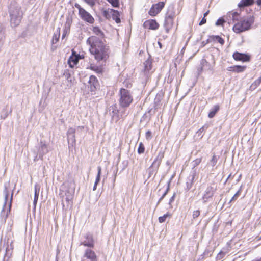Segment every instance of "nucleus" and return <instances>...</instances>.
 Segmentation results:
<instances>
[{
	"instance_id": "f257e3e1",
	"label": "nucleus",
	"mask_w": 261,
	"mask_h": 261,
	"mask_svg": "<svg viewBox=\"0 0 261 261\" xmlns=\"http://www.w3.org/2000/svg\"><path fill=\"white\" fill-rule=\"evenodd\" d=\"M91 30L95 35L89 37L86 40L89 52L98 63H106L110 58L111 50L104 39L105 34L97 26L92 27Z\"/></svg>"
},
{
	"instance_id": "f03ea898",
	"label": "nucleus",
	"mask_w": 261,
	"mask_h": 261,
	"mask_svg": "<svg viewBox=\"0 0 261 261\" xmlns=\"http://www.w3.org/2000/svg\"><path fill=\"white\" fill-rule=\"evenodd\" d=\"M74 192V182L73 184V187H71V183L69 182L62 185V188L60 189L59 196L61 198L63 209H67L72 206Z\"/></svg>"
},
{
	"instance_id": "7ed1b4c3",
	"label": "nucleus",
	"mask_w": 261,
	"mask_h": 261,
	"mask_svg": "<svg viewBox=\"0 0 261 261\" xmlns=\"http://www.w3.org/2000/svg\"><path fill=\"white\" fill-rule=\"evenodd\" d=\"M118 103L120 108H128L134 101V97L130 90L121 88L118 92Z\"/></svg>"
},
{
	"instance_id": "20e7f679",
	"label": "nucleus",
	"mask_w": 261,
	"mask_h": 261,
	"mask_svg": "<svg viewBox=\"0 0 261 261\" xmlns=\"http://www.w3.org/2000/svg\"><path fill=\"white\" fill-rule=\"evenodd\" d=\"M176 12L175 9L172 8L167 10L165 17V21L164 23V27L166 33H169V31L173 28L174 25V20L176 17Z\"/></svg>"
},
{
	"instance_id": "39448f33",
	"label": "nucleus",
	"mask_w": 261,
	"mask_h": 261,
	"mask_svg": "<svg viewBox=\"0 0 261 261\" xmlns=\"http://www.w3.org/2000/svg\"><path fill=\"white\" fill-rule=\"evenodd\" d=\"M252 23L250 19L242 18L233 25L232 30L236 33H240L250 29Z\"/></svg>"
},
{
	"instance_id": "423d86ee",
	"label": "nucleus",
	"mask_w": 261,
	"mask_h": 261,
	"mask_svg": "<svg viewBox=\"0 0 261 261\" xmlns=\"http://www.w3.org/2000/svg\"><path fill=\"white\" fill-rule=\"evenodd\" d=\"M74 6L79 10L80 17L84 21L90 24L94 23L95 19L94 17L86 10L83 8L79 4L75 3Z\"/></svg>"
},
{
	"instance_id": "0eeeda50",
	"label": "nucleus",
	"mask_w": 261,
	"mask_h": 261,
	"mask_svg": "<svg viewBox=\"0 0 261 261\" xmlns=\"http://www.w3.org/2000/svg\"><path fill=\"white\" fill-rule=\"evenodd\" d=\"M165 3L164 2H159V3L152 5L148 11V14L151 16H156L164 8Z\"/></svg>"
},
{
	"instance_id": "6e6552de",
	"label": "nucleus",
	"mask_w": 261,
	"mask_h": 261,
	"mask_svg": "<svg viewBox=\"0 0 261 261\" xmlns=\"http://www.w3.org/2000/svg\"><path fill=\"white\" fill-rule=\"evenodd\" d=\"M214 185V184L213 183V184L208 186L206 188V190L202 196V199L204 202H207L209 199L212 198L213 197L217 190L216 187H215Z\"/></svg>"
},
{
	"instance_id": "1a4fd4ad",
	"label": "nucleus",
	"mask_w": 261,
	"mask_h": 261,
	"mask_svg": "<svg viewBox=\"0 0 261 261\" xmlns=\"http://www.w3.org/2000/svg\"><path fill=\"white\" fill-rule=\"evenodd\" d=\"M233 59L236 61H240L242 62H248L250 61L251 56L244 53H241L238 51H235L232 55Z\"/></svg>"
},
{
	"instance_id": "9d476101",
	"label": "nucleus",
	"mask_w": 261,
	"mask_h": 261,
	"mask_svg": "<svg viewBox=\"0 0 261 261\" xmlns=\"http://www.w3.org/2000/svg\"><path fill=\"white\" fill-rule=\"evenodd\" d=\"M81 56L76 54V52L72 50V54L69 57L68 60V64L70 68H73L79 62L80 59H81Z\"/></svg>"
},
{
	"instance_id": "9b49d317",
	"label": "nucleus",
	"mask_w": 261,
	"mask_h": 261,
	"mask_svg": "<svg viewBox=\"0 0 261 261\" xmlns=\"http://www.w3.org/2000/svg\"><path fill=\"white\" fill-rule=\"evenodd\" d=\"M143 27L146 29L156 30L159 29L160 25L155 19H148L143 23Z\"/></svg>"
},
{
	"instance_id": "f8f14e48",
	"label": "nucleus",
	"mask_w": 261,
	"mask_h": 261,
	"mask_svg": "<svg viewBox=\"0 0 261 261\" xmlns=\"http://www.w3.org/2000/svg\"><path fill=\"white\" fill-rule=\"evenodd\" d=\"M88 83L89 85V88L90 91L92 92L95 91L97 87H98L99 86V82L97 77L93 75H92L90 76Z\"/></svg>"
},
{
	"instance_id": "ddd939ff",
	"label": "nucleus",
	"mask_w": 261,
	"mask_h": 261,
	"mask_svg": "<svg viewBox=\"0 0 261 261\" xmlns=\"http://www.w3.org/2000/svg\"><path fill=\"white\" fill-rule=\"evenodd\" d=\"M164 154L165 152L164 151L161 150L159 152L157 156L154 159V161L152 163L151 165L150 166V168L152 167L153 166H155L157 168H158L161 163V162L162 161V159L164 157Z\"/></svg>"
},
{
	"instance_id": "4468645a",
	"label": "nucleus",
	"mask_w": 261,
	"mask_h": 261,
	"mask_svg": "<svg viewBox=\"0 0 261 261\" xmlns=\"http://www.w3.org/2000/svg\"><path fill=\"white\" fill-rule=\"evenodd\" d=\"M84 257L91 261H98L96 253L94 251L90 249L86 250L84 253Z\"/></svg>"
},
{
	"instance_id": "2eb2a0df",
	"label": "nucleus",
	"mask_w": 261,
	"mask_h": 261,
	"mask_svg": "<svg viewBox=\"0 0 261 261\" xmlns=\"http://www.w3.org/2000/svg\"><path fill=\"white\" fill-rule=\"evenodd\" d=\"M143 72L145 76H148L149 71L152 68V61L147 59L143 63Z\"/></svg>"
},
{
	"instance_id": "dca6fc26",
	"label": "nucleus",
	"mask_w": 261,
	"mask_h": 261,
	"mask_svg": "<svg viewBox=\"0 0 261 261\" xmlns=\"http://www.w3.org/2000/svg\"><path fill=\"white\" fill-rule=\"evenodd\" d=\"M246 69V66L234 65L227 68V70L232 72L240 73L244 72Z\"/></svg>"
},
{
	"instance_id": "f3484780",
	"label": "nucleus",
	"mask_w": 261,
	"mask_h": 261,
	"mask_svg": "<svg viewBox=\"0 0 261 261\" xmlns=\"http://www.w3.org/2000/svg\"><path fill=\"white\" fill-rule=\"evenodd\" d=\"M84 246L88 247H94V242L92 236L87 235L85 238V240L82 243Z\"/></svg>"
},
{
	"instance_id": "a211bd4d",
	"label": "nucleus",
	"mask_w": 261,
	"mask_h": 261,
	"mask_svg": "<svg viewBox=\"0 0 261 261\" xmlns=\"http://www.w3.org/2000/svg\"><path fill=\"white\" fill-rule=\"evenodd\" d=\"M87 69H90L97 74H101L103 71V69L102 66H97L94 64H90L89 67Z\"/></svg>"
},
{
	"instance_id": "6ab92c4d",
	"label": "nucleus",
	"mask_w": 261,
	"mask_h": 261,
	"mask_svg": "<svg viewBox=\"0 0 261 261\" xmlns=\"http://www.w3.org/2000/svg\"><path fill=\"white\" fill-rule=\"evenodd\" d=\"M254 3V0H241L238 4V7L240 8L245 7H248L252 5Z\"/></svg>"
},
{
	"instance_id": "aec40b11",
	"label": "nucleus",
	"mask_w": 261,
	"mask_h": 261,
	"mask_svg": "<svg viewBox=\"0 0 261 261\" xmlns=\"http://www.w3.org/2000/svg\"><path fill=\"white\" fill-rule=\"evenodd\" d=\"M208 41L210 42H218L220 43L221 44H223L224 43V39L221 37L220 36L217 35V36H210L208 39Z\"/></svg>"
},
{
	"instance_id": "412c9836",
	"label": "nucleus",
	"mask_w": 261,
	"mask_h": 261,
	"mask_svg": "<svg viewBox=\"0 0 261 261\" xmlns=\"http://www.w3.org/2000/svg\"><path fill=\"white\" fill-rule=\"evenodd\" d=\"M111 14V18L114 20L117 23H119L121 22V20L120 19V14L118 11L115 10L114 9L113 11Z\"/></svg>"
},
{
	"instance_id": "4be33fe9",
	"label": "nucleus",
	"mask_w": 261,
	"mask_h": 261,
	"mask_svg": "<svg viewBox=\"0 0 261 261\" xmlns=\"http://www.w3.org/2000/svg\"><path fill=\"white\" fill-rule=\"evenodd\" d=\"M220 109V107L218 105L214 106V107L210 110L208 113V117L210 118H213L216 113L218 112Z\"/></svg>"
},
{
	"instance_id": "5701e85b",
	"label": "nucleus",
	"mask_w": 261,
	"mask_h": 261,
	"mask_svg": "<svg viewBox=\"0 0 261 261\" xmlns=\"http://www.w3.org/2000/svg\"><path fill=\"white\" fill-rule=\"evenodd\" d=\"M60 36V28H58L57 30V33H54L51 40L52 44H56L59 40Z\"/></svg>"
},
{
	"instance_id": "b1692460",
	"label": "nucleus",
	"mask_w": 261,
	"mask_h": 261,
	"mask_svg": "<svg viewBox=\"0 0 261 261\" xmlns=\"http://www.w3.org/2000/svg\"><path fill=\"white\" fill-rule=\"evenodd\" d=\"M113 9H103L102 10V13L103 16L107 19H110L111 18V14L113 11Z\"/></svg>"
},
{
	"instance_id": "393cba45",
	"label": "nucleus",
	"mask_w": 261,
	"mask_h": 261,
	"mask_svg": "<svg viewBox=\"0 0 261 261\" xmlns=\"http://www.w3.org/2000/svg\"><path fill=\"white\" fill-rule=\"evenodd\" d=\"M101 172V168L100 166L98 167V173L95 181V184L93 187V190H95L97 188V185L100 180V175Z\"/></svg>"
},
{
	"instance_id": "a878e982",
	"label": "nucleus",
	"mask_w": 261,
	"mask_h": 261,
	"mask_svg": "<svg viewBox=\"0 0 261 261\" xmlns=\"http://www.w3.org/2000/svg\"><path fill=\"white\" fill-rule=\"evenodd\" d=\"M172 217V214L167 212L166 214H164L163 216L159 217L158 218L159 222L160 223H162L165 222L167 218H171Z\"/></svg>"
},
{
	"instance_id": "bb28decb",
	"label": "nucleus",
	"mask_w": 261,
	"mask_h": 261,
	"mask_svg": "<svg viewBox=\"0 0 261 261\" xmlns=\"http://www.w3.org/2000/svg\"><path fill=\"white\" fill-rule=\"evenodd\" d=\"M261 84V76L254 81L250 86V88L253 90L255 89L257 87H258Z\"/></svg>"
},
{
	"instance_id": "cd10ccee",
	"label": "nucleus",
	"mask_w": 261,
	"mask_h": 261,
	"mask_svg": "<svg viewBox=\"0 0 261 261\" xmlns=\"http://www.w3.org/2000/svg\"><path fill=\"white\" fill-rule=\"evenodd\" d=\"M39 190V188L37 187V186L36 185L35 187V195L33 202L35 206H36L37 200L38 199Z\"/></svg>"
},
{
	"instance_id": "c85d7f7f",
	"label": "nucleus",
	"mask_w": 261,
	"mask_h": 261,
	"mask_svg": "<svg viewBox=\"0 0 261 261\" xmlns=\"http://www.w3.org/2000/svg\"><path fill=\"white\" fill-rule=\"evenodd\" d=\"M229 14L230 15H231V19L233 21H238L239 20L240 13H238L237 12L232 11L229 12Z\"/></svg>"
},
{
	"instance_id": "c756f323",
	"label": "nucleus",
	"mask_w": 261,
	"mask_h": 261,
	"mask_svg": "<svg viewBox=\"0 0 261 261\" xmlns=\"http://www.w3.org/2000/svg\"><path fill=\"white\" fill-rule=\"evenodd\" d=\"M137 151L139 154H142L144 152L145 147L142 142L139 143Z\"/></svg>"
},
{
	"instance_id": "7c9ffc66",
	"label": "nucleus",
	"mask_w": 261,
	"mask_h": 261,
	"mask_svg": "<svg viewBox=\"0 0 261 261\" xmlns=\"http://www.w3.org/2000/svg\"><path fill=\"white\" fill-rule=\"evenodd\" d=\"M108 2H109L111 5L116 8H118L119 7V0H107Z\"/></svg>"
},
{
	"instance_id": "2f4dec72",
	"label": "nucleus",
	"mask_w": 261,
	"mask_h": 261,
	"mask_svg": "<svg viewBox=\"0 0 261 261\" xmlns=\"http://www.w3.org/2000/svg\"><path fill=\"white\" fill-rule=\"evenodd\" d=\"M241 189H239L236 193V194L233 195V196L232 197V198L231 199V200H230V203L232 202V201H236L238 198V197L240 196V194H241Z\"/></svg>"
},
{
	"instance_id": "473e14b6",
	"label": "nucleus",
	"mask_w": 261,
	"mask_h": 261,
	"mask_svg": "<svg viewBox=\"0 0 261 261\" xmlns=\"http://www.w3.org/2000/svg\"><path fill=\"white\" fill-rule=\"evenodd\" d=\"M217 161H218L217 157L216 156V155L214 154L212 158V159L211 160V163L212 164V166L213 167L215 166L217 163Z\"/></svg>"
},
{
	"instance_id": "72a5a7b5",
	"label": "nucleus",
	"mask_w": 261,
	"mask_h": 261,
	"mask_svg": "<svg viewBox=\"0 0 261 261\" xmlns=\"http://www.w3.org/2000/svg\"><path fill=\"white\" fill-rule=\"evenodd\" d=\"M225 20L223 18H220L217 20V21L216 22V25H223V24L225 23Z\"/></svg>"
},
{
	"instance_id": "f704fd0d",
	"label": "nucleus",
	"mask_w": 261,
	"mask_h": 261,
	"mask_svg": "<svg viewBox=\"0 0 261 261\" xmlns=\"http://www.w3.org/2000/svg\"><path fill=\"white\" fill-rule=\"evenodd\" d=\"M200 214V212L199 210H195L193 212L192 217L193 219H196L198 218Z\"/></svg>"
},
{
	"instance_id": "c9c22d12",
	"label": "nucleus",
	"mask_w": 261,
	"mask_h": 261,
	"mask_svg": "<svg viewBox=\"0 0 261 261\" xmlns=\"http://www.w3.org/2000/svg\"><path fill=\"white\" fill-rule=\"evenodd\" d=\"M85 3L91 7H93L95 5V2L94 0H84Z\"/></svg>"
},
{
	"instance_id": "e433bc0d",
	"label": "nucleus",
	"mask_w": 261,
	"mask_h": 261,
	"mask_svg": "<svg viewBox=\"0 0 261 261\" xmlns=\"http://www.w3.org/2000/svg\"><path fill=\"white\" fill-rule=\"evenodd\" d=\"M69 31H70V27H68V28H65L64 30V32L62 34V38L63 39L64 37H65V36H66V35L67 34H68L69 33Z\"/></svg>"
},
{
	"instance_id": "4c0bfd02",
	"label": "nucleus",
	"mask_w": 261,
	"mask_h": 261,
	"mask_svg": "<svg viewBox=\"0 0 261 261\" xmlns=\"http://www.w3.org/2000/svg\"><path fill=\"white\" fill-rule=\"evenodd\" d=\"M151 132L150 130H147L145 133V136L147 139H149L151 138Z\"/></svg>"
},
{
	"instance_id": "58836bf2",
	"label": "nucleus",
	"mask_w": 261,
	"mask_h": 261,
	"mask_svg": "<svg viewBox=\"0 0 261 261\" xmlns=\"http://www.w3.org/2000/svg\"><path fill=\"white\" fill-rule=\"evenodd\" d=\"M201 161H202L201 158H198V159H196V160H195L194 161V166H196L198 165L201 162Z\"/></svg>"
},
{
	"instance_id": "ea45409f",
	"label": "nucleus",
	"mask_w": 261,
	"mask_h": 261,
	"mask_svg": "<svg viewBox=\"0 0 261 261\" xmlns=\"http://www.w3.org/2000/svg\"><path fill=\"white\" fill-rule=\"evenodd\" d=\"M204 131V126H202L199 129L197 130L196 132L197 134H198L199 136L201 135L202 133Z\"/></svg>"
},
{
	"instance_id": "a19ab883",
	"label": "nucleus",
	"mask_w": 261,
	"mask_h": 261,
	"mask_svg": "<svg viewBox=\"0 0 261 261\" xmlns=\"http://www.w3.org/2000/svg\"><path fill=\"white\" fill-rule=\"evenodd\" d=\"M125 87L127 88H130L132 87V84L128 81L124 82Z\"/></svg>"
},
{
	"instance_id": "79ce46f5",
	"label": "nucleus",
	"mask_w": 261,
	"mask_h": 261,
	"mask_svg": "<svg viewBox=\"0 0 261 261\" xmlns=\"http://www.w3.org/2000/svg\"><path fill=\"white\" fill-rule=\"evenodd\" d=\"M206 19L205 17H203L202 19V20L200 21L199 25H202L206 23Z\"/></svg>"
},
{
	"instance_id": "37998d69",
	"label": "nucleus",
	"mask_w": 261,
	"mask_h": 261,
	"mask_svg": "<svg viewBox=\"0 0 261 261\" xmlns=\"http://www.w3.org/2000/svg\"><path fill=\"white\" fill-rule=\"evenodd\" d=\"M75 132V130L74 128H70L68 132H67V134H74Z\"/></svg>"
},
{
	"instance_id": "c03bdc74",
	"label": "nucleus",
	"mask_w": 261,
	"mask_h": 261,
	"mask_svg": "<svg viewBox=\"0 0 261 261\" xmlns=\"http://www.w3.org/2000/svg\"><path fill=\"white\" fill-rule=\"evenodd\" d=\"M9 193H7L5 195V204H6V203L8 201V197H9Z\"/></svg>"
},
{
	"instance_id": "a18cd8bd",
	"label": "nucleus",
	"mask_w": 261,
	"mask_h": 261,
	"mask_svg": "<svg viewBox=\"0 0 261 261\" xmlns=\"http://www.w3.org/2000/svg\"><path fill=\"white\" fill-rule=\"evenodd\" d=\"M12 197H13V193L11 194V197H10V203H9V209H10V207L11 206L12 201Z\"/></svg>"
},
{
	"instance_id": "49530a36",
	"label": "nucleus",
	"mask_w": 261,
	"mask_h": 261,
	"mask_svg": "<svg viewBox=\"0 0 261 261\" xmlns=\"http://www.w3.org/2000/svg\"><path fill=\"white\" fill-rule=\"evenodd\" d=\"M256 3L258 6H261V0H256Z\"/></svg>"
},
{
	"instance_id": "de8ad7c7",
	"label": "nucleus",
	"mask_w": 261,
	"mask_h": 261,
	"mask_svg": "<svg viewBox=\"0 0 261 261\" xmlns=\"http://www.w3.org/2000/svg\"><path fill=\"white\" fill-rule=\"evenodd\" d=\"M209 10H207L205 13H204V17H205L209 13Z\"/></svg>"
},
{
	"instance_id": "09e8293b",
	"label": "nucleus",
	"mask_w": 261,
	"mask_h": 261,
	"mask_svg": "<svg viewBox=\"0 0 261 261\" xmlns=\"http://www.w3.org/2000/svg\"><path fill=\"white\" fill-rule=\"evenodd\" d=\"M174 199V195L170 199V203L172 202Z\"/></svg>"
},
{
	"instance_id": "8fccbe9b",
	"label": "nucleus",
	"mask_w": 261,
	"mask_h": 261,
	"mask_svg": "<svg viewBox=\"0 0 261 261\" xmlns=\"http://www.w3.org/2000/svg\"><path fill=\"white\" fill-rule=\"evenodd\" d=\"M168 189H169V188L167 189V191L165 192V193H164V194L163 195V196H162V197L161 198V199H162V198L164 197V196H165V195L167 193L168 191Z\"/></svg>"
},
{
	"instance_id": "3c124183",
	"label": "nucleus",
	"mask_w": 261,
	"mask_h": 261,
	"mask_svg": "<svg viewBox=\"0 0 261 261\" xmlns=\"http://www.w3.org/2000/svg\"><path fill=\"white\" fill-rule=\"evenodd\" d=\"M223 254V253L222 252H220L219 254H218V255H221V254Z\"/></svg>"
},
{
	"instance_id": "603ef678",
	"label": "nucleus",
	"mask_w": 261,
	"mask_h": 261,
	"mask_svg": "<svg viewBox=\"0 0 261 261\" xmlns=\"http://www.w3.org/2000/svg\"><path fill=\"white\" fill-rule=\"evenodd\" d=\"M159 46H160L161 47V44L160 42H159Z\"/></svg>"
},
{
	"instance_id": "864d4df0",
	"label": "nucleus",
	"mask_w": 261,
	"mask_h": 261,
	"mask_svg": "<svg viewBox=\"0 0 261 261\" xmlns=\"http://www.w3.org/2000/svg\"><path fill=\"white\" fill-rule=\"evenodd\" d=\"M178 24H176V29L177 28Z\"/></svg>"
}]
</instances>
